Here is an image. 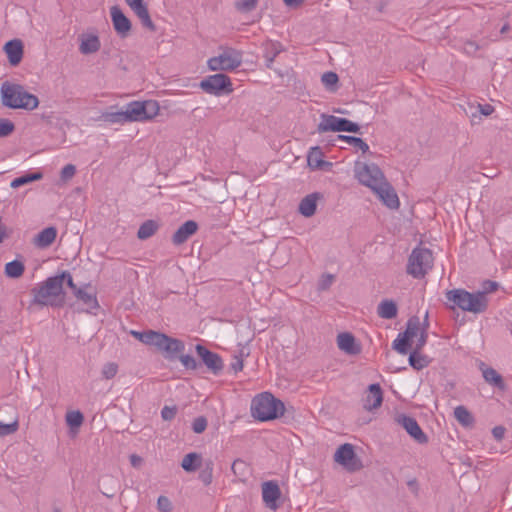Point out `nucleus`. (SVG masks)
<instances>
[{"instance_id":"1","label":"nucleus","mask_w":512,"mask_h":512,"mask_svg":"<svg viewBox=\"0 0 512 512\" xmlns=\"http://www.w3.org/2000/svg\"><path fill=\"white\" fill-rule=\"evenodd\" d=\"M160 110L155 100L132 101L125 106V110L105 112L101 118L108 123L124 124L127 122H144L155 118Z\"/></svg>"},{"instance_id":"2","label":"nucleus","mask_w":512,"mask_h":512,"mask_svg":"<svg viewBox=\"0 0 512 512\" xmlns=\"http://www.w3.org/2000/svg\"><path fill=\"white\" fill-rule=\"evenodd\" d=\"M31 305L61 308L65 304V291L61 289L60 279L54 276L37 284L31 289Z\"/></svg>"},{"instance_id":"3","label":"nucleus","mask_w":512,"mask_h":512,"mask_svg":"<svg viewBox=\"0 0 512 512\" xmlns=\"http://www.w3.org/2000/svg\"><path fill=\"white\" fill-rule=\"evenodd\" d=\"M0 93L3 105L12 109L34 110L39 105L38 97L20 84L5 81L1 85Z\"/></svg>"},{"instance_id":"4","label":"nucleus","mask_w":512,"mask_h":512,"mask_svg":"<svg viewBox=\"0 0 512 512\" xmlns=\"http://www.w3.org/2000/svg\"><path fill=\"white\" fill-rule=\"evenodd\" d=\"M284 403L269 392L255 396L251 403V414L259 421H269L283 416Z\"/></svg>"},{"instance_id":"5","label":"nucleus","mask_w":512,"mask_h":512,"mask_svg":"<svg viewBox=\"0 0 512 512\" xmlns=\"http://www.w3.org/2000/svg\"><path fill=\"white\" fill-rule=\"evenodd\" d=\"M446 298L463 311L475 314L483 313L488 307V298L484 296V293H470L464 289H453L447 291Z\"/></svg>"},{"instance_id":"6","label":"nucleus","mask_w":512,"mask_h":512,"mask_svg":"<svg viewBox=\"0 0 512 512\" xmlns=\"http://www.w3.org/2000/svg\"><path fill=\"white\" fill-rule=\"evenodd\" d=\"M220 53L208 60L212 71H232L242 64V52L232 47H219Z\"/></svg>"},{"instance_id":"7","label":"nucleus","mask_w":512,"mask_h":512,"mask_svg":"<svg viewBox=\"0 0 512 512\" xmlns=\"http://www.w3.org/2000/svg\"><path fill=\"white\" fill-rule=\"evenodd\" d=\"M432 266V252L427 248L416 247L409 256L407 273L416 279H420L427 274Z\"/></svg>"},{"instance_id":"8","label":"nucleus","mask_w":512,"mask_h":512,"mask_svg":"<svg viewBox=\"0 0 512 512\" xmlns=\"http://www.w3.org/2000/svg\"><path fill=\"white\" fill-rule=\"evenodd\" d=\"M354 172L358 181L372 191L386 180L381 169L374 163L356 162Z\"/></svg>"},{"instance_id":"9","label":"nucleus","mask_w":512,"mask_h":512,"mask_svg":"<svg viewBox=\"0 0 512 512\" xmlns=\"http://www.w3.org/2000/svg\"><path fill=\"white\" fill-rule=\"evenodd\" d=\"M320 123L317 126L319 133L328 131L333 132H352L359 133L360 127L357 123H354L346 118H339L334 115L321 114Z\"/></svg>"},{"instance_id":"10","label":"nucleus","mask_w":512,"mask_h":512,"mask_svg":"<svg viewBox=\"0 0 512 512\" xmlns=\"http://www.w3.org/2000/svg\"><path fill=\"white\" fill-rule=\"evenodd\" d=\"M152 346L160 350L165 358L169 360L177 358L185 350V344L182 340L172 338L161 332L156 333Z\"/></svg>"},{"instance_id":"11","label":"nucleus","mask_w":512,"mask_h":512,"mask_svg":"<svg viewBox=\"0 0 512 512\" xmlns=\"http://www.w3.org/2000/svg\"><path fill=\"white\" fill-rule=\"evenodd\" d=\"M200 88L208 94L220 95L233 91L231 79L222 73L210 75L200 82Z\"/></svg>"},{"instance_id":"12","label":"nucleus","mask_w":512,"mask_h":512,"mask_svg":"<svg viewBox=\"0 0 512 512\" xmlns=\"http://www.w3.org/2000/svg\"><path fill=\"white\" fill-rule=\"evenodd\" d=\"M334 461L342 465L347 471L355 472L362 468L352 444L345 443L338 447L334 454Z\"/></svg>"},{"instance_id":"13","label":"nucleus","mask_w":512,"mask_h":512,"mask_svg":"<svg viewBox=\"0 0 512 512\" xmlns=\"http://www.w3.org/2000/svg\"><path fill=\"white\" fill-rule=\"evenodd\" d=\"M110 16L113 24V28L117 35L121 38H126L132 29V23L130 19L123 13L121 8L117 5L110 8Z\"/></svg>"},{"instance_id":"14","label":"nucleus","mask_w":512,"mask_h":512,"mask_svg":"<svg viewBox=\"0 0 512 512\" xmlns=\"http://www.w3.org/2000/svg\"><path fill=\"white\" fill-rule=\"evenodd\" d=\"M125 2L138 17L143 27L152 32L156 31V26L150 17L148 6L144 0H125Z\"/></svg>"},{"instance_id":"15","label":"nucleus","mask_w":512,"mask_h":512,"mask_svg":"<svg viewBox=\"0 0 512 512\" xmlns=\"http://www.w3.org/2000/svg\"><path fill=\"white\" fill-rule=\"evenodd\" d=\"M195 349L203 363L213 374L217 375L222 371L223 361L217 353L208 350L201 344H197Z\"/></svg>"},{"instance_id":"16","label":"nucleus","mask_w":512,"mask_h":512,"mask_svg":"<svg viewBox=\"0 0 512 512\" xmlns=\"http://www.w3.org/2000/svg\"><path fill=\"white\" fill-rule=\"evenodd\" d=\"M397 422L418 443L424 444L428 442L427 435L422 431L421 427L413 417L407 415H400L397 418Z\"/></svg>"},{"instance_id":"17","label":"nucleus","mask_w":512,"mask_h":512,"mask_svg":"<svg viewBox=\"0 0 512 512\" xmlns=\"http://www.w3.org/2000/svg\"><path fill=\"white\" fill-rule=\"evenodd\" d=\"M378 198L383 202L384 205H386L390 209H398L399 208V198L397 196V193L395 192V189L392 187V185L385 180L382 182L380 186H378L373 191Z\"/></svg>"},{"instance_id":"18","label":"nucleus","mask_w":512,"mask_h":512,"mask_svg":"<svg viewBox=\"0 0 512 512\" xmlns=\"http://www.w3.org/2000/svg\"><path fill=\"white\" fill-rule=\"evenodd\" d=\"M281 496L279 485L275 481H267L262 484V498L265 505L275 510L278 508L277 500Z\"/></svg>"},{"instance_id":"19","label":"nucleus","mask_w":512,"mask_h":512,"mask_svg":"<svg viewBox=\"0 0 512 512\" xmlns=\"http://www.w3.org/2000/svg\"><path fill=\"white\" fill-rule=\"evenodd\" d=\"M383 402V392L378 383L368 386V393L364 399L363 407L367 411H373L379 408Z\"/></svg>"},{"instance_id":"20","label":"nucleus","mask_w":512,"mask_h":512,"mask_svg":"<svg viewBox=\"0 0 512 512\" xmlns=\"http://www.w3.org/2000/svg\"><path fill=\"white\" fill-rule=\"evenodd\" d=\"M338 348L348 355H358L361 352L360 344L356 343L355 337L349 332L337 335Z\"/></svg>"},{"instance_id":"21","label":"nucleus","mask_w":512,"mask_h":512,"mask_svg":"<svg viewBox=\"0 0 512 512\" xmlns=\"http://www.w3.org/2000/svg\"><path fill=\"white\" fill-rule=\"evenodd\" d=\"M198 230V224L193 220H188L183 223L173 234L172 242L175 245L185 243L193 234Z\"/></svg>"},{"instance_id":"22","label":"nucleus","mask_w":512,"mask_h":512,"mask_svg":"<svg viewBox=\"0 0 512 512\" xmlns=\"http://www.w3.org/2000/svg\"><path fill=\"white\" fill-rule=\"evenodd\" d=\"M79 39V51L84 55L96 53L101 47L100 39L96 34L83 33L79 36Z\"/></svg>"},{"instance_id":"23","label":"nucleus","mask_w":512,"mask_h":512,"mask_svg":"<svg viewBox=\"0 0 512 512\" xmlns=\"http://www.w3.org/2000/svg\"><path fill=\"white\" fill-rule=\"evenodd\" d=\"M4 50L12 66H17L21 62L23 57V44L21 40L14 39L8 41L4 45Z\"/></svg>"},{"instance_id":"24","label":"nucleus","mask_w":512,"mask_h":512,"mask_svg":"<svg viewBox=\"0 0 512 512\" xmlns=\"http://www.w3.org/2000/svg\"><path fill=\"white\" fill-rule=\"evenodd\" d=\"M321 198L320 193H311L305 196L299 203L298 211L304 217H311L315 214L317 201Z\"/></svg>"},{"instance_id":"25","label":"nucleus","mask_w":512,"mask_h":512,"mask_svg":"<svg viewBox=\"0 0 512 512\" xmlns=\"http://www.w3.org/2000/svg\"><path fill=\"white\" fill-rule=\"evenodd\" d=\"M479 369L482 372L484 380L499 389H504L505 384L502 376L492 367H488L485 363L481 362Z\"/></svg>"},{"instance_id":"26","label":"nucleus","mask_w":512,"mask_h":512,"mask_svg":"<svg viewBox=\"0 0 512 512\" xmlns=\"http://www.w3.org/2000/svg\"><path fill=\"white\" fill-rule=\"evenodd\" d=\"M57 237V229L55 227H47L40 231L35 239L34 244L38 248H47L55 241Z\"/></svg>"},{"instance_id":"27","label":"nucleus","mask_w":512,"mask_h":512,"mask_svg":"<svg viewBox=\"0 0 512 512\" xmlns=\"http://www.w3.org/2000/svg\"><path fill=\"white\" fill-rule=\"evenodd\" d=\"M119 482L112 475H104L99 480V488L103 495L113 498L117 492Z\"/></svg>"},{"instance_id":"28","label":"nucleus","mask_w":512,"mask_h":512,"mask_svg":"<svg viewBox=\"0 0 512 512\" xmlns=\"http://www.w3.org/2000/svg\"><path fill=\"white\" fill-rule=\"evenodd\" d=\"M283 51V46L279 42L267 41L264 44L263 57L266 61V67L272 69L275 58Z\"/></svg>"},{"instance_id":"29","label":"nucleus","mask_w":512,"mask_h":512,"mask_svg":"<svg viewBox=\"0 0 512 512\" xmlns=\"http://www.w3.org/2000/svg\"><path fill=\"white\" fill-rule=\"evenodd\" d=\"M378 316L383 319H393L397 316L398 308L393 300H382L377 307Z\"/></svg>"},{"instance_id":"30","label":"nucleus","mask_w":512,"mask_h":512,"mask_svg":"<svg viewBox=\"0 0 512 512\" xmlns=\"http://www.w3.org/2000/svg\"><path fill=\"white\" fill-rule=\"evenodd\" d=\"M202 466V456L196 452L186 454L181 462V467L186 472H195Z\"/></svg>"},{"instance_id":"31","label":"nucleus","mask_w":512,"mask_h":512,"mask_svg":"<svg viewBox=\"0 0 512 512\" xmlns=\"http://www.w3.org/2000/svg\"><path fill=\"white\" fill-rule=\"evenodd\" d=\"M158 224L154 220H146L142 223L138 229L137 237L141 240H145L153 236L158 230Z\"/></svg>"},{"instance_id":"32","label":"nucleus","mask_w":512,"mask_h":512,"mask_svg":"<svg viewBox=\"0 0 512 512\" xmlns=\"http://www.w3.org/2000/svg\"><path fill=\"white\" fill-rule=\"evenodd\" d=\"M454 416L457 421L464 427H470L474 423V417L464 406H457L454 409Z\"/></svg>"},{"instance_id":"33","label":"nucleus","mask_w":512,"mask_h":512,"mask_svg":"<svg viewBox=\"0 0 512 512\" xmlns=\"http://www.w3.org/2000/svg\"><path fill=\"white\" fill-rule=\"evenodd\" d=\"M25 271L24 264L19 260H13L5 265V275L9 278H19Z\"/></svg>"},{"instance_id":"34","label":"nucleus","mask_w":512,"mask_h":512,"mask_svg":"<svg viewBox=\"0 0 512 512\" xmlns=\"http://www.w3.org/2000/svg\"><path fill=\"white\" fill-rule=\"evenodd\" d=\"M430 360L426 355L420 353V351L413 350L409 355V364L416 370H421L427 367Z\"/></svg>"},{"instance_id":"35","label":"nucleus","mask_w":512,"mask_h":512,"mask_svg":"<svg viewBox=\"0 0 512 512\" xmlns=\"http://www.w3.org/2000/svg\"><path fill=\"white\" fill-rule=\"evenodd\" d=\"M73 294L78 300L83 302L88 307L92 309L98 307V301L96 296L91 293H88L85 289L78 287L77 290L73 292Z\"/></svg>"},{"instance_id":"36","label":"nucleus","mask_w":512,"mask_h":512,"mask_svg":"<svg viewBox=\"0 0 512 512\" xmlns=\"http://www.w3.org/2000/svg\"><path fill=\"white\" fill-rule=\"evenodd\" d=\"M421 322L419 317L412 316L407 321L406 330L403 332L406 338H413L417 336L418 332H421Z\"/></svg>"},{"instance_id":"37","label":"nucleus","mask_w":512,"mask_h":512,"mask_svg":"<svg viewBox=\"0 0 512 512\" xmlns=\"http://www.w3.org/2000/svg\"><path fill=\"white\" fill-rule=\"evenodd\" d=\"M42 177H43V175L40 172L25 174V175H23L21 177L15 178L11 182V187L12 188H18V187H21L23 185L29 184V183H31L33 181L40 180V179H42Z\"/></svg>"},{"instance_id":"38","label":"nucleus","mask_w":512,"mask_h":512,"mask_svg":"<svg viewBox=\"0 0 512 512\" xmlns=\"http://www.w3.org/2000/svg\"><path fill=\"white\" fill-rule=\"evenodd\" d=\"M337 138L339 140L345 141L348 144L354 146L355 148L361 150L363 153L369 151L368 144L361 138L355 136H347V135H338Z\"/></svg>"},{"instance_id":"39","label":"nucleus","mask_w":512,"mask_h":512,"mask_svg":"<svg viewBox=\"0 0 512 512\" xmlns=\"http://www.w3.org/2000/svg\"><path fill=\"white\" fill-rule=\"evenodd\" d=\"M411 338H406L404 333H399L398 337L393 341L392 347L398 353L406 355L410 346Z\"/></svg>"},{"instance_id":"40","label":"nucleus","mask_w":512,"mask_h":512,"mask_svg":"<svg viewBox=\"0 0 512 512\" xmlns=\"http://www.w3.org/2000/svg\"><path fill=\"white\" fill-rule=\"evenodd\" d=\"M213 461L207 460L204 464L203 469L199 473V479L205 486H209L213 480Z\"/></svg>"},{"instance_id":"41","label":"nucleus","mask_w":512,"mask_h":512,"mask_svg":"<svg viewBox=\"0 0 512 512\" xmlns=\"http://www.w3.org/2000/svg\"><path fill=\"white\" fill-rule=\"evenodd\" d=\"M19 429L18 419L15 418L10 423H3L0 421V437H5L14 434Z\"/></svg>"},{"instance_id":"42","label":"nucleus","mask_w":512,"mask_h":512,"mask_svg":"<svg viewBox=\"0 0 512 512\" xmlns=\"http://www.w3.org/2000/svg\"><path fill=\"white\" fill-rule=\"evenodd\" d=\"M131 333L135 338H137L142 343L152 346V343L154 341L157 331H153V330H148L145 332L132 331Z\"/></svg>"},{"instance_id":"43","label":"nucleus","mask_w":512,"mask_h":512,"mask_svg":"<svg viewBox=\"0 0 512 512\" xmlns=\"http://www.w3.org/2000/svg\"><path fill=\"white\" fill-rule=\"evenodd\" d=\"M84 417L80 411H71L66 414V422L70 427H80Z\"/></svg>"},{"instance_id":"44","label":"nucleus","mask_w":512,"mask_h":512,"mask_svg":"<svg viewBox=\"0 0 512 512\" xmlns=\"http://www.w3.org/2000/svg\"><path fill=\"white\" fill-rule=\"evenodd\" d=\"M322 153L319 147H314L308 154V164L312 167L318 168L323 164L320 159Z\"/></svg>"},{"instance_id":"45","label":"nucleus","mask_w":512,"mask_h":512,"mask_svg":"<svg viewBox=\"0 0 512 512\" xmlns=\"http://www.w3.org/2000/svg\"><path fill=\"white\" fill-rule=\"evenodd\" d=\"M54 277L58 278V280L60 279L61 289H64L63 285H64V283H66L67 286L69 288H71L73 292L77 290L78 287L74 283L73 278H72V276H71L69 271H62L60 274L55 275Z\"/></svg>"},{"instance_id":"46","label":"nucleus","mask_w":512,"mask_h":512,"mask_svg":"<svg viewBox=\"0 0 512 512\" xmlns=\"http://www.w3.org/2000/svg\"><path fill=\"white\" fill-rule=\"evenodd\" d=\"M258 0H239L235 7L241 12H250L256 8Z\"/></svg>"},{"instance_id":"47","label":"nucleus","mask_w":512,"mask_h":512,"mask_svg":"<svg viewBox=\"0 0 512 512\" xmlns=\"http://www.w3.org/2000/svg\"><path fill=\"white\" fill-rule=\"evenodd\" d=\"M118 372V365L114 362L106 363L102 368V376L105 379H112Z\"/></svg>"},{"instance_id":"48","label":"nucleus","mask_w":512,"mask_h":512,"mask_svg":"<svg viewBox=\"0 0 512 512\" xmlns=\"http://www.w3.org/2000/svg\"><path fill=\"white\" fill-rule=\"evenodd\" d=\"M15 129L14 123L8 119H0V137L10 135Z\"/></svg>"},{"instance_id":"49","label":"nucleus","mask_w":512,"mask_h":512,"mask_svg":"<svg viewBox=\"0 0 512 512\" xmlns=\"http://www.w3.org/2000/svg\"><path fill=\"white\" fill-rule=\"evenodd\" d=\"M181 364L186 368L190 370H195L198 367V363L195 360V358L191 355H179L178 356Z\"/></svg>"},{"instance_id":"50","label":"nucleus","mask_w":512,"mask_h":512,"mask_svg":"<svg viewBox=\"0 0 512 512\" xmlns=\"http://www.w3.org/2000/svg\"><path fill=\"white\" fill-rule=\"evenodd\" d=\"M157 509L160 512H171L173 509V506L168 497L159 496L157 499Z\"/></svg>"},{"instance_id":"51","label":"nucleus","mask_w":512,"mask_h":512,"mask_svg":"<svg viewBox=\"0 0 512 512\" xmlns=\"http://www.w3.org/2000/svg\"><path fill=\"white\" fill-rule=\"evenodd\" d=\"M322 83L327 87L331 88L338 82V75L334 72H325L321 77Z\"/></svg>"},{"instance_id":"52","label":"nucleus","mask_w":512,"mask_h":512,"mask_svg":"<svg viewBox=\"0 0 512 512\" xmlns=\"http://www.w3.org/2000/svg\"><path fill=\"white\" fill-rule=\"evenodd\" d=\"M207 428V419L203 416H200V417H197L196 419H194L193 423H192V430L197 433V434H200L202 432H204Z\"/></svg>"},{"instance_id":"53","label":"nucleus","mask_w":512,"mask_h":512,"mask_svg":"<svg viewBox=\"0 0 512 512\" xmlns=\"http://www.w3.org/2000/svg\"><path fill=\"white\" fill-rule=\"evenodd\" d=\"M76 173V167L73 164L65 165L60 173L61 180L68 181L74 177Z\"/></svg>"},{"instance_id":"54","label":"nucleus","mask_w":512,"mask_h":512,"mask_svg":"<svg viewBox=\"0 0 512 512\" xmlns=\"http://www.w3.org/2000/svg\"><path fill=\"white\" fill-rule=\"evenodd\" d=\"M498 286L499 284L497 282L486 280L482 284V291H478L477 293H484V296L487 297V294L496 291Z\"/></svg>"},{"instance_id":"55","label":"nucleus","mask_w":512,"mask_h":512,"mask_svg":"<svg viewBox=\"0 0 512 512\" xmlns=\"http://www.w3.org/2000/svg\"><path fill=\"white\" fill-rule=\"evenodd\" d=\"M176 413H177L176 406H173V407L164 406L163 409L161 410V417L165 421H170L176 416Z\"/></svg>"},{"instance_id":"56","label":"nucleus","mask_w":512,"mask_h":512,"mask_svg":"<svg viewBox=\"0 0 512 512\" xmlns=\"http://www.w3.org/2000/svg\"><path fill=\"white\" fill-rule=\"evenodd\" d=\"M334 276L331 274L323 275L319 281L318 289L319 290H327L333 283Z\"/></svg>"},{"instance_id":"57","label":"nucleus","mask_w":512,"mask_h":512,"mask_svg":"<svg viewBox=\"0 0 512 512\" xmlns=\"http://www.w3.org/2000/svg\"><path fill=\"white\" fill-rule=\"evenodd\" d=\"M427 338L428 333L426 331V328H422L414 350L421 351L425 344L427 343Z\"/></svg>"},{"instance_id":"58","label":"nucleus","mask_w":512,"mask_h":512,"mask_svg":"<svg viewBox=\"0 0 512 512\" xmlns=\"http://www.w3.org/2000/svg\"><path fill=\"white\" fill-rule=\"evenodd\" d=\"M245 467V462L240 459H237L232 463L231 470L235 475H241L243 474Z\"/></svg>"},{"instance_id":"59","label":"nucleus","mask_w":512,"mask_h":512,"mask_svg":"<svg viewBox=\"0 0 512 512\" xmlns=\"http://www.w3.org/2000/svg\"><path fill=\"white\" fill-rule=\"evenodd\" d=\"M243 358L242 356H234L232 363L230 364L231 370H233L235 373H238L243 369Z\"/></svg>"},{"instance_id":"60","label":"nucleus","mask_w":512,"mask_h":512,"mask_svg":"<svg viewBox=\"0 0 512 512\" xmlns=\"http://www.w3.org/2000/svg\"><path fill=\"white\" fill-rule=\"evenodd\" d=\"M506 429L503 426H495L492 429V434L494 438L498 441H501L504 438Z\"/></svg>"},{"instance_id":"61","label":"nucleus","mask_w":512,"mask_h":512,"mask_svg":"<svg viewBox=\"0 0 512 512\" xmlns=\"http://www.w3.org/2000/svg\"><path fill=\"white\" fill-rule=\"evenodd\" d=\"M130 463L133 467L140 468L143 463V459L136 454H132L130 456Z\"/></svg>"},{"instance_id":"62","label":"nucleus","mask_w":512,"mask_h":512,"mask_svg":"<svg viewBox=\"0 0 512 512\" xmlns=\"http://www.w3.org/2000/svg\"><path fill=\"white\" fill-rule=\"evenodd\" d=\"M464 49L467 53H474L478 50V45L473 41H467L464 45Z\"/></svg>"},{"instance_id":"63","label":"nucleus","mask_w":512,"mask_h":512,"mask_svg":"<svg viewBox=\"0 0 512 512\" xmlns=\"http://www.w3.org/2000/svg\"><path fill=\"white\" fill-rule=\"evenodd\" d=\"M407 486L409 487V489L415 494L417 495L418 494V491H419V487H418V482L417 480L414 478V479H411L407 482Z\"/></svg>"},{"instance_id":"64","label":"nucleus","mask_w":512,"mask_h":512,"mask_svg":"<svg viewBox=\"0 0 512 512\" xmlns=\"http://www.w3.org/2000/svg\"><path fill=\"white\" fill-rule=\"evenodd\" d=\"M479 107H480V112L485 116L492 114L494 111V107L489 104L479 105Z\"/></svg>"}]
</instances>
